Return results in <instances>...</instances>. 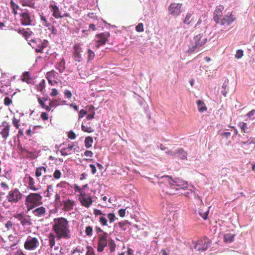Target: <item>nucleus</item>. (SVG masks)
<instances>
[{"instance_id":"obj_57","label":"nucleus","mask_w":255,"mask_h":255,"mask_svg":"<svg viewBox=\"0 0 255 255\" xmlns=\"http://www.w3.org/2000/svg\"><path fill=\"white\" fill-rule=\"evenodd\" d=\"M87 112L84 109H82L79 112V118H82L85 115L87 114Z\"/></svg>"},{"instance_id":"obj_32","label":"nucleus","mask_w":255,"mask_h":255,"mask_svg":"<svg viewBox=\"0 0 255 255\" xmlns=\"http://www.w3.org/2000/svg\"><path fill=\"white\" fill-rule=\"evenodd\" d=\"M45 87V81L44 80H42L38 84L36 85V88L37 91H40L41 93H43Z\"/></svg>"},{"instance_id":"obj_46","label":"nucleus","mask_w":255,"mask_h":255,"mask_svg":"<svg viewBox=\"0 0 255 255\" xmlns=\"http://www.w3.org/2000/svg\"><path fill=\"white\" fill-rule=\"evenodd\" d=\"M12 103V100L8 97H6L4 99L3 104L6 106H9Z\"/></svg>"},{"instance_id":"obj_11","label":"nucleus","mask_w":255,"mask_h":255,"mask_svg":"<svg viewBox=\"0 0 255 255\" xmlns=\"http://www.w3.org/2000/svg\"><path fill=\"white\" fill-rule=\"evenodd\" d=\"M58 73L54 70L48 72L46 73V78L48 83L51 86H56L61 84V81L58 79Z\"/></svg>"},{"instance_id":"obj_16","label":"nucleus","mask_w":255,"mask_h":255,"mask_svg":"<svg viewBox=\"0 0 255 255\" xmlns=\"http://www.w3.org/2000/svg\"><path fill=\"white\" fill-rule=\"evenodd\" d=\"M73 56L74 60L77 62H80L82 60V53L83 52L82 48L80 44H76L73 47Z\"/></svg>"},{"instance_id":"obj_7","label":"nucleus","mask_w":255,"mask_h":255,"mask_svg":"<svg viewBox=\"0 0 255 255\" xmlns=\"http://www.w3.org/2000/svg\"><path fill=\"white\" fill-rule=\"evenodd\" d=\"M40 245L38 238L36 237L28 236L24 244L26 250L33 251L36 250Z\"/></svg>"},{"instance_id":"obj_64","label":"nucleus","mask_w":255,"mask_h":255,"mask_svg":"<svg viewBox=\"0 0 255 255\" xmlns=\"http://www.w3.org/2000/svg\"><path fill=\"white\" fill-rule=\"evenodd\" d=\"M14 255H26L21 250L17 251L14 254Z\"/></svg>"},{"instance_id":"obj_56","label":"nucleus","mask_w":255,"mask_h":255,"mask_svg":"<svg viewBox=\"0 0 255 255\" xmlns=\"http://www.w3.org/2000/svg\"><path fill=\"white\" fill-rule=\"evenodd\" d=\"M64 95L65 97H66L68 99H71L72 97V94L71 92L68 90H66L64 91Z\"/></svg>"},{"instance_id":"obj_33","label":"nucleus","mask_w":255,"mask_h":255,"mask_svg":"<svg viewBox=\"0 0 255 255\" xmlns=\"http://www.w3.org/2000/svg\"><path fill=\"white\" fill-rule=\"evenodd\" d=\"M37 96V99H38V102L39 104V105H40V106L41 107V108L43 109H45L46 111H48V112H49L50 111V108L48 106H47L45 104V103L44 102L43 100H42L41 99V98L40 97H39V96Z\"/></svg>"},{"instance_id":"obj_36","label":"nucleus","mask_w":255,"mask_h":255,"mask_svg":"<svg viewBox=\"0 0 255 255\" xmlns=\"http://www.w3.org/2000/svg\"><path fill=\"white\" fill-rule=\"evenodd\" d=\"M62 176V172L60 171V170L59 169H56L53 174V177L54 179L58 180Z\"/></svg>"},{"instance_id":"obj_41","label":"nucleus","mask_w":255,"mask_h":255,"mask_svg":"<svg viewBox=\"0 0 255 255\" xmlns=\"http://www.w3.org/2000/svg\"><path fill=\"white\" fill-rule=\"evenodd\" d=\"M82 130L84 132L91 133L94 132V130L91 127H87L83 125L81 126Z\"/></svg>"},{"instance_id":"obj_28","label":"nucleus","mask_w":255,"mask_h":255,"mask_svg":"<svg viewBox=\"0 0 255 255\" xmlns=\"http://www.w3.org/2000/svg\"><path fill=\"white\" fill-rule=\"evenodd\" d=\"M50 100V103L49 104V106L50 108L53 107H56L58 105H60L61 104H64L65 103V101L64 100Z\"/></svg>"},{"instance_id":"obj_48","label":"nucleus","mask_w":255,"mask_h":255,"mask_svg":"<svg viewBox=\"0 0 255 255\" xmlns=\"http://www.w3.org/2000/svg\"><path fill=\"white\" fill-rule=\"evenodd\" d=\"M19 122H20L19 120H18V119H16L15 118H13L12 120V124L17 129L19 128Z\"/></svg>"},{"instance_id":"obj_49","label":"nucleus","mask_w":255,"mask_h":255,"mask_svg":"<svg viewBox=\"0 0 255 255\" xmlns=\"http://www.w3.org/2000/svg\"><path fill=\"white\" fill-rule=\"evenodd\" d=\"M74 189L75 192L79 193V195H81L85 192L82 188H80L78 185L76 184L74 185Z\"/></svg>"},{"instance_id":"obj_24","label":"nucleus","mask_w":255,"mask_h":255,"mask_svg":"<svg viewBox=\"0 0 255 255\" xmlns=\"http://www.w3.org/2000/svg\"><path fill=\"white\" fill-rule=\"evenodd\" d=\"M19 2L23 6H28L31 8H35V2L34 0H19Z\"/></svg>"},{"instance_id":"obj_15","label":"nucleus","mask_w":255,"mask_h":255,"mask_svg":"<svg viewBox=\"0 0 255 255\" xmlns=\"http://www.w3.org/2000/svg\"><path fill=\"white\" fill-rule=\"evenodd\" d=\"M110 36V33L108 32L96 35L95 41L97 44L96 45V47L98 48L101 45L105 44L108 41Z\"/></svg>"},{"instance_id":"obj_13","label":"nucleus","mask_w":255,"mask_h":255,"mask_svg":"<svg viewBox=\"0 0 255 255\" xmlns=\"http://www.w3.org/2000/svg\"><path fill=\"white\" fill-rule=\"evenodd\" d=\"M108 234L107 232H104L102 234H100L98 236V243L97 246V251L102 252L104 249L107 246V239Z\"/></svg>"},{"instance_id":"obj_39","label":"nucleus","mask_w":255,"mask_h":255,"mask_svg":"<svg viewBox=\"0 0 255 255\" xmlns=\"http://www.w3.org/2000/svg\"><path fill=\"white\" fill-rule=\"evenodd\" d=\"M21 225L24 226H29L31 224V223L28 218H26L24 217L20 221Z\"/></svg>"},{"instance_id":"obj_31","label":"nucleus","mask_w":255,"mask_h":255,"mask_svg":"<svg viewBox=\"0 0 255 255\" xmlns=\"http://www.w3.org/2000/svg\"><path fill=\"white\" fill-rule=\"evenodd\" d=\"M46 172V168L44 166L37 167L35 171V176L37 177H40L43 173Z\"/></svg>"},{"instance_id":"obj_18","label":"nucleus","mask_w":255,"mask_h":255,"mask_svg":"<svg viewBox=\"0 0 255 255\" xmlns=\"http://www.w3.org/2000/svg\"><path fill=\"white\" fill-rule=\"evenodd\" d=\"M165 153L172 156H177L181 159H186L187 155L186 152L181 148H178L174 151L168 150L166 151Z\"/></svg>"},{"instance_id":"obj_22","label":"nucleus","mask_w":255,"mask_h":255,"mask_svg":"<svg viewBox=\"0 0 255 255\" xmlns=\"http://www.w3.org/2000/svg\"><path fill=\"white\" fill-rule=\"evenodd\" d=\"M74 147L75 145L74 143H73L71 144H69L67 147L62 148L60 152L63 156H66L71 154L72 153L71 150L75 149Z\"/></svg>"},{"instance_id":"obj_58","label":"nucleus","mask_w":255,"mask_h":255,"mask_svg":"<svg viewBox=\"0 0 255 255\" xmlns=\"http://www.w3.org/2000/svg\"><path fill=\"white\" fill-rule=\"evenodd\" d=\"M13 217L15 218L18 219V221H20L21 219L24 217V216L22 214L19 213L14 215Z\"/></svg>"},{"instance_id":"obj_29","label":"nucleus","mask_w":255,"mask_h":255,"mask_svg":"<svg viewBox=\"0 0 255 255\" xmlns=\"http://www.w3.org/2000/svg\"><path fill=\"white\" fill-rule=\"evenodd\" d=\"M196 103L198 110L200 113H203L207 110V108L203 101L199 100L197 101Z\"/></svg>"},{"instance_id":"obj_44","label":"nucleus","mask_w":255,"mask_h":255,"mask_svg":"<svg viewBox=\"0 0 255 255\" xmlns=\"http://www.w3.org/2000/svg\"><path fill=\"white\" fill-rule=\"evenodd\" d=\"M99 222L103 226H107L108 225V221L104 216H101L99 218Z\"/></svg>"},{"instance_id":"obj_23","label":"nucleus","mask_w":255,"mask_h":255,"mask_svg":"<svg viewBox=\"0 0 255 255\" xmlns=\"http://www.w3.org/2000/svg\"><path fill=\"white\" fill-rule=\"evenodd\" d=\"M33 215L36 217H41L45 216L46 213V209L43 206L38 207L32 211Z\"/></svg>"},{"instance_id":"obj_63","label":"nucleus","mask_w":255,"mask_h":255,"mask_svg":"<svg viewBox=\"0 0 255 255\" xmlns=\"http://www.w3.org/2000/svg\"><path fill=\"white\" fill-rule=\"evenodd\" d=\"M90 167L91 168V173L93 174H95L96 173L97 170L94 164H90Z\"/></svg>"},{"instance_id":"obj_3","label":"nucleus","mask_w":255,"mask_h":255,"mask_svg":"<svg viewBox=\"0 0 255 255\" xmlns=\"http://www.w3.org/2000/svg\"><path fill=\"white\" fill-rule=\"evenodd\" d=\"M223 9L224 6L222 5L216 7L214 13V19L217 23L221 25L227 26L233 22L235 18L232 14H230V15H225L223 16L222 15V10Z\"/></svg>"},{"instance_id":"obj_47","label":"nucleus","mask_w":255,"mask_h":255,"mask_svg":"<svg viewBox=\"0 0 255 255\" xmlns=\"http://www.w3.org/2000/svg\"><path fill=\"white\" fill-rule=\"evenodd\" d=\"M135 30L137 32H143L144 30L143 24L142 23H139L135 27Z\"/></svg>"},{"instance_id":"obj_34","label":"nucleus","mask_w":255,"mask_h":255,"mask_svg":"<svg viewBox=\"0 0 255 255\" xmlns=\"http://www.w3.org/2000/svg\"><path fill=\"white\" fill-rule=\"evenodd\" d=\"M93 142V138L91 136H87L85 139L84 144L86 148H89L92 146Z\"/></svg>"},{"instance_id":"obj_61","label":"nucleus","mask_w":255,"mask_h":255,"mask_svg":"<svg viewBox=\"0 0 255 255\" xmlns=\"http://www.w3.org/2000/svg\"><path fill=\"white\" fill-rule=\"evenodd\" d=\"M84 155L87 157H92L93 155V153L90 150H86L84 152Z\"/></svg>"},{"instance_id":"obj_55","label":"nucleus","mask_w":255,"mask_h":255,"mask_svg":"<svg viewBox=\"0 0 255 255\" xmlns=\"http://www.w3.org/2000/svg\"><path fill=\"white\" fill-rule=\"evenodd\" d=\"M58 69L60 73H63L65 70L64 63H60Z\"/></svg>"},{"instance_id":"obj_1","label":"nucleus","mask_w":255,"mask_h":255,"mask_svg":"<svg viewBox=\"0 0 255 255\" xmlns=\"http://www.w3.org/2000/svg\"><path fill=\"white\" fill-rule=\"evenodd\" d=\"M188 187V182L180 178H172L168 175L160 176V188L165 198L166 195L182 194L181 190H185Z\"/></svg>"},{"instance_id":"obj_21","label":"nucleus","mask_w":255,"mask_h":255,"mask_svg":"<svg viewBox=\"0 0 255 255\" xmlns=\"http://www.w3.org/2000/svg\"><path fill=\"white\" fill-rule=\"evenodd\" d=\"M49 246L50 248H52L55 245V240L59 241L62 240L61 238H58L56 234L50 233L48 235Z\"/></svg>"},{"instance_id":"obj_27","label":"nucleus","mask_w":255,"mask_h":255,"mask_svg":"<svg viewBox=\"0 0 255 255\" xmlns=\"http://www.w3.org/2000/svg\"><path fill=\"white\" fill-rule=\"evenodd\" d=\"M228 83H229V80L227 78L225 79V81L222 85V90H221V93L223 94V95L226 97L227 96V94L228 93V92L229 91L228 88Z\"/></svg>"},{"instance_id":"obj_4","label":"nucleus","mask_w":255,"mask_h":255,"mask_svg":"<svg viewBox=\"0 0 255 255\" xmlns=\"http://www.w3.org/2000/svg\"><path fill=\"white\" fill-rule=\"evenodd\" d=\"M42 196L40 193H30L25 197V205L27 212L42 204Z\"/></svg>"},{"instance_id":"obj_38","label":"nucleus","mask_w":255,"mask_h":255,"mask_svg":"<svg viewBox=\"0 0 255 255\" xmlns=\"http://www.w3.org/2000/svg\"><path fill=\"white\" fill-rule=\"evenodd\" d=\"M95 54L94 51L90 49L88 50V62H89L94 59Z\"/></svg>"},{"instance_id":"obj_42","label":"nucleus","mask_w":255,"mask_h":255,"mask_svg":"<svg viewBox=\"0 0 255 255\" xmlns=\"http://www.w3.org/2000/svg\"><path fill=\"white\" fill-rule=\"evenodd\" d=\"M238 126L241 128L242 131L245 133H248L249 131L247 130L248 128L246 123H240Z\"/></svg>"},{"instance_id":"obj_19","label":"nucleus","mask_w":255,"mask_h":255,"mask_svg":"<svg viewBox=\"0 0 255 255\" xmlns=\"http://www.w3.org/2000/svg\"><path fill=\"white\" fill-rule=\"evenodd\" d=\"M63 210L66 212L70 211L73 209L74 206L76 205V202L70 199H65L62 201Z\"/></svg>"},{"instance_id":"obj_37","label":"nucleus","mask_w":255,"mask_h":255,"mask_svg":"<svg viewBox=\"0 0 255 255\" xmlns=\"http://www.w3.org/2000/svg\"><path fill=\"white\" fill-rule=\"evenodd\" d=\"M116 246V244L113 240H111L109 241L108 243V247L109 248L110 252L112 253L115 251Z\"/></svg>"},{"instance_id":"obj_12","label":"nucleus","mask_w":255,"mask_h":255,"mask_svg":"<svg viewBox=\"0 0 255 255\" xmlns=\"http://www.w3.org/2000/svg\"><path fill=\"white\" fill-rule=\"evenodd\" d=\"M78 199L81 205L89 208L93 203V200L91 195L89 193H83L78 195Z\"/></svg>"},{"instance_id":"obj_20","label":"nucleus","mask_w":255,"mask_h":255,"mask_svg":"<svg viewBox=\"0 0 255 255\" xmlns=\"http://www.w3.org/2000/svg\"><path fill=\"white\" fill-rule=\"evenodd\" d=\"M2 128L0 132V134L1 135L4 140H5L9 136L10 126L8 123L3 122L2 123Z\"/></svg>"},{"instance_id":"obj_2","label":"nucleus","mask_w":255,"mask_h":255,"mask_svg":"<svg viewBox=\"0 0 255 255\" xmlns=\"http://www.w3.org/2000/svg\"><path fill=\"white\" fill-rule=\"evenodd\" d=\"M52 231L57 235L58 238L62 239L69 240L72 236L69 222L64 217H59L53 220Z\"/></svg>"},{"instance_id":"obj_60","label":"nucleus","mask_w":255,"mask_h":255,"mask_svg":"<svg viewBox=\"0 0 255 255\" xmlns=\"http://www.w3.org/2000/svg\"><path fill=\"white\" fill-rule=\"evenodd\" d=\"M94 213L95 215L98 216V215H103L105 216V214L103 213L101 210L95 209L94 210Z\"/></svg>"},{"instance_id":"obj_51","label":"nucleus","mask_w":255,"mask_h":255,"mask_svg":"<svg viewBox=\"0 0 255 255\" xmlns=\"http://www.w3.org/2000/svg\"><path fill=\"white\" fill-rule=\"evenodd\" d=\"M244 51L241 49H239L237 51L235 55V57L237 59H240L243 56Z\"/></svg>"},{"instance_id":"obj_30","label":"nucleus","mask_w":255,"mask_h":255,"mask_svg":"<svg viewBox=\"0 0 255 255\" xmlns=\"http://www.w3.org/2000/svg\"><path fill=\"white\" fill-rule=\"evenodd\" d=\"M18 33L22 34L27 40L32 34V32L30 30H26L24 29H18Z\"/></svg>"},{"instance_id":"obj_25","label":"nucleus","mask_w":255,"mask_h":255,"mask_svg":"<svg viewBox=\"0 0 255 255\" xmlns=\"http://www.w3.org/2000/svg\"><path fill=\"white\" fill-rule=\"evenodd\" d=\"M27 178L28 188L33 191H37L38 188H36L35 185V182L33 178L29 175L28 176Z\"/></svg>"},{"instance_id":"obj_6","label":"nucleus","mask_w":255,"mask_h":255,"mask_svg":"<svg viewBox=\"0 0 255 255\" xmlns=\"http://www.w3.org/2000/svg\"><path fill=\"white\" fill-rule=\"evenodd\" d=\"M22 194L17 188H14L8 192L6 198L7 201L12 204L18 203L22 197Z\"/></svg>"},{"instance_id":"obj_8","label":"nucleus","mask_w":255,"mask_h":255,"mask_svg":"<svg viewBox=\"0 0 255 255\" xmlns=\"http://www.w3.org/2000/svg\"><path fill=\"white\" fill-rule=\"evenodd\" d=\"M30 45L34 48L37 53H43V49L46 48L47 42L45 40L42 41L40 39H35L29 40Z\"/></svg>"},{"instance_id":"obj_5","label":"nucleus","mask_w":255,"mask_h":255,"mask_svg":"<svg viewBox=\"0 0 255 255\" xmlns=\"http://www.w3.org/2000/svg\"><path fill=\"white\" fill-rule=\"evenodd\" d=\"M202 34H199L194 36L193 39L191 40L186 52L189 53H192L197 51L201 47L204 45L207 42V38H204L202 39Z\"/></svg>"},{"instance_id":"obj_14","label":"nucleus","mask_w":255,"mask_h":255,"mask_svg":"<svg viewBox=\"0 0 255 255\" xmlns=\"http://www.w3.org/2000/svg\"><path fill=\"white\" fill-rule=\"evenodd\" d=\"M20 21L22 25L29 26L32 25L33 21L30 14L27 11H24L19 13Z\"/></svg>"},{"instance_id":"obj_45","label":"nucleus","mask_w":255,"mask_h":255,"mask_svg":"<svg viewBox=\"0 0 255 255\" xmlns=\"http://www.w3.org/2000/svg\"><path fill=\"white\" fill-rule=\"evenodd\" d=\"M85 233H86V234L88 236H89V237L91 236L92 235V233H93L92 227L90 226L87 227L86 228Z\"/></svg>"},{"instance_id":"obj_10","label":"nucleus","mask_w":255,"mask_h":255,"mask_svg":"<svg viewBox=\"0 0 255 255\" xmlns=\"http://www.w3.org/2000/svg\"><path fill=\"white\" fill-rule=\"evenodd\" d=\"M211 243V241L207 237H205L195 244L194 248L198 251H206L210 247Z\"/></svg>"},{"instance_id":"obj_53","label":"nucleus","mask_w":255,"mask_h":255,"mask_svg":"<svg viewBox=\"0 0 255 255\" xmlns=\"http://www.w3.org/2000/svg\"><path fill=\"white\" fill-rule=\"evenodd\" d=\"M40 118L43 120L46 121L48 119V115L45 112H42L40 115Z\"/></svg>"},{"instance_id":"obj_62","label":"nucleus","mask_w":255,"mask_h":255,"mask_svg":"<svg viewBox=\"0 0 255 255\" xmlns=\"http://www.w3.org/2000/svg\"><path fill=\"white\" fill-rule=\"evenodd\" d=\"M57 94H58L57 90L55 88H53L51 90V92L50 93V95L52 97H55V96H57Z\"/></svg>"},{"instance_id":"obj_35","label":"nucleus","mask_w":255,"mask_h":255,"mask_svg":"<svg viewBox=\"0 0 255 255\" xmlns=\"http://www.w3.org/2000/svg\"><path fill=\"white\" fill-rule=\"evenodd\" d=\"M192 13L188 12L187 13L185 18L183 21V22L186 24H189L193 20V18L191 17Z\"/></svg>"},{"instance_id":"obj_50","label":"nucleus","mask_w":255,"mask_h":255,"mask_svg":"<svg viewBox=\"0 0 255 255\" xmlns=\"http://www.w3.org/2000/svg\"><path fill=\"white\" fill-rule=\"evenodd\" d=\"M13 225V223L11 221H8L5 224V227L7 229V230H10L12 229Z\"/></svg>"},{"instance_id":"obj_26","label":"nucleus","mask_w":255,"mask_h":255,"mask_svg":"<svg viewBox=\"0 0 255 255\" xmlns=\"http://www.w3.org/2000/svg\"><path fill=\"white\" fill-rule=\"evenodd\" d=\"M10 6L12 10V13L14 15H17L18 14L17 10L20 8L19 6L13 0H10Z\"/></svg>"},{"instance_id":"obj_9","label":"nucleus","mask_w":255,"mask_h":255,"mask_svg":"<svg viewBox=\"0 0 255 255\" xmlns=\"http://www.w3.org/2000/svg\"><path fill=\"white\" fill-rule=\"evenodd\" d=\"M49 8L52 12V15L56 19L61 18L64 17H70L69 13L67 12L62 13L59 7L54 2L51 3Z\"/></svg>"},{"instance_id":"obj_54","label":"nucleus","mask_w":255,"mask_h":255,"mask_svg":"<svg viewBox=\"0 0 255 255\" xmlns=\"http://www.w3.org/2000/svg\"><path fill=\"white\" fill-rule=\"evenodd\" d=\"M208 214H209V210L206 211L204 213H202L201 212H200L199 213V214L204 219V220H206L207 219V217H208Z\"/></svg>"},{"instance_id":"obj_59","label":"nucleus","mask_w":255,"mask_h":255,"mask_svg":"<svg viewBox=\"0 0 255 255\" xmlns=\"http://www.w3.org/2000/svg\"><path fill=\"white\" fill-rule=\"evenodd\" d=\"M118 213L120 217H124L125 216L126 209H121L119 210Z\"/></svg>"},{"instance_id":"obj_17","label":"nucleus","mask_w":255,"mask_h":255,"mask_svg":"<svg viewBox=\"0 0 255 255\" xmlns=\"http://www.w3.org/2000/svg\"><path fill=\"white\" fill-rule=\"evenodd\" d=\"M182 4L172 3L169 6L168 10L170 14L173 16L179 15L181 11Z\"/></svg>"},{"instance_id":"obj_43","label":"nucleus","mask_w":255,"mask_h":255,"mask_svg":"<svg viewBox=\"0 0 255 255\" xmlns=\"http://www.w3.org/2000/svg\"><path fill=\"white\" fill-rule=\"evenodd\" d=\"M107 218H108L110 223H113L115 222L117 218L114 213H109L107 215Z\"/></svg>"},{"instance_id":"obj_40","label":"nucleus","mask_w":255,"mask_h":255,"mask_svg":"<svg viewBox=\"0 0 255 255\" xmlns=\"http://www.w3.org/2000/svg\"><path fill=\"white\" fill-rule=\"evenodd\" d=\"M235 235L227 234L224 236V239L227 242H232L234 241Z\"/></svg>"},{"instance_id":"obj_52","label":"nucleus","mask_w":255,"mask_h":255,"mask_svg":"<svg viewBox=\"0 0 255 255\" xmlns=\"http://www.w3.org/2000/svg\"><path fill=\"white\" fill-rule=\"evenodd\" d=\"M68 137L71 139H74L76 138V135L73 130H70L68 132Z\"/></svg>"}]
</instances>
